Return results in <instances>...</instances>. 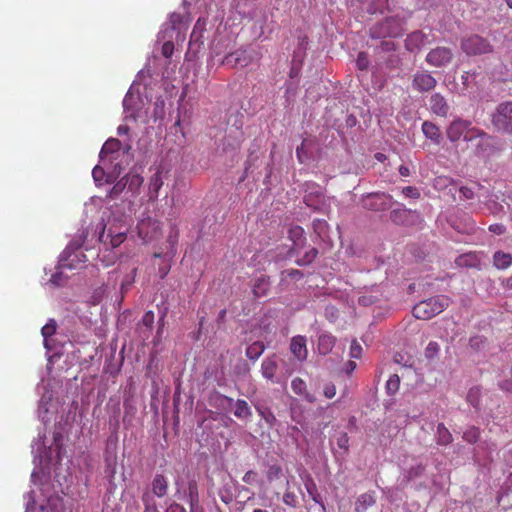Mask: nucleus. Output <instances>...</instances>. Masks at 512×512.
<instances>
[{
    "instance_id": "f257e3e1",
    "label": "nucleus",
    "mask_w": 512,
    "mask_h": 512,
    "mask_svg": "<svg viewBox=\"0 0 512 512\" xmlns=\"http://www.w3.org/2000/svg\"><path fill=\"white\" fill-rule=\"evenodd\" d=\"M447 137L451 142H457L463 138L466 142L476 141V145L481 150L489 145L490 136L478 128L472 127L471 122L463 119H455L448 126Z\"/></svg>"
},
{
    "instance_id": "f03ea898",
    "label": "nucleus",
    "mask_w": 512,
    "mask_h": 512,
    "mask_svg": "<svg viewBox=\"0 0 512 512\" xmlns=\"http://www.w3.org/2000/svg\"><path fill=\"white\" fill-rule=\"evenodd\" d=\"M406 18L400 15L386 17L370 28V37L373 39L396 38L404 33Z\"/></svg>"
},
{
    "instance_id": "7ed1b4c3",
    "label": "nucleus",
    "mask_w": 512,
    "mask_h": 512,
    "mask_svg": "<svg viewBox=\"0 0 512 512\" xmlns=\"http://www.w3.org/2000/svg\"><path fill=\"white\" fill-rule=\"evenodd\" d=\"M450 304V298L444 295L431 297L420 301L413 308V315L417 319L429 320L443 312Z\"/></svg>"
},
{
    "instance_id": "20e7f679",
    "label": "nucleus",
    "mask_w": 512,
    "mask_h": 512,
    "mask_svg": "<svg viewBox=\"0 0 512 512\" xmlns=\"http://www.w3.org/2000/svg\"><path fill=\"white\" fill-rule=\"evenodd\" d=\"M462 51L469 56L489 54L493 52V46L484 37L479 35H470L461 40Z\"/></svg>"
},
{
    "instance_id": "39448f33",
    "label": "nucleus",
    "mask_w": 512,
    "mask_h": 512,
    "mask_svg": "<svg viewBox=\"0 0 512 512\" xmlns=\"http://www.w3.org/2000/svg\"><path fill=\"white\" fill-rule=\"evenodd\" d=\"M493 126L501 132L512 133V102L501 103L492 115Z\"/></svg>"
},
{
    "instance_id": "423d86ee",
    "label": "nucleus",
    "mask_w": 512,
    "mask_h": 512,
    "mask_svg": "<svg viewBox=\"0 0 512 512\" xmlns=\"http://www.w3.org/2000/svg\"><path fill=\"white\" fill-rule=\"evenodd\" d=\"M175 485L177 486V493H183L184 497L187 498L190 504V512H198L199 509V493H198V484L195 478H188L187 484L185 487L182 486L180 481H176Z\"/></svg>"
},
{
    "instance_id": "0eeeda50",
    "label": "nucleus",
    "mask_w": 512,
    "mask_h": 512,
    "mask_svg": "<svg viewBox=\"0 0 512 512\" xmlns=\"http://www.w3.org/2000/svg\"><path fill=\"white\" fill-rule=\"evenodd\" d=\"M256 56L257 55L254 51H249L247 49H237L236 51L227 54L224 57L222 64L231 68H235L237 66L245 67L251 64Z\"/></svg>"
},
{
    "instance_id": "6e6552de",
    "label": "nucleus",
    "mask_w": 512,
    "mask_h": 512,
    "mask_svg": "<svg viewBox=\"0 0 512 512\" xmlns=\"http://www.w3.org/2000/svg\"><path fill=\"white\" fill-rule=\"evenodd\" d=\"M137 229L139 237L145 242H149L160 236L161 223L156 219L147 217L138 223Z\"/></svg>"
},
{
    "instance_id": "1a4fd4ad",
    "label": "nucleus",
    "mask_w": 512,
    "mask_h": 512,
    "mask_svg": "<svg viewBox=\"0 0 512 512\" xmlns=\"http://www.w3.org/2000/svg\"><path fill=\"white\" fill-rule=\"evenodd\" d=\"M453 53L450 48L436 47L428 52L425 61L433 67H443L451 62Z\"/></svg>"
},
{
    "instance_id": "9d476101",
    "label": "nucleus",
    "mask_w": 512,
    "mask_h": 512,
    "mask_svg": "<svg viewBox=\"0 0 512 512\" xmlns=\"http://www.w3.org/2000/svg\"><path fill=\"white\" fill-rule=\"evenodd\" d=\"M436 84L437 80L427 71H418L412 78L413 89L421 93L433 90Z\"/></svg>"
},
{
    "instance_id": "9b49d317",
    "label": "nucleus",
    "mask_w": 512,
    "mask_h": 512,
    "mask_svg": "<svg viewBox=\"0 0 512 512\" xmlns=\"http://www.w3.org/2000/svg\"><path fill=\"white\" fill-rule=\"evenodd\" d=\"M164 185V171L161 166L150 176L148 181V201L155 202L159 197V191Z\"/></svg>"
},
{
    "instance_id": "f8f14e48",
    "label": "nucleus",
    "mask_w": 512,
    "mask_h": 512,
    "mask_svg": "<svg viewBox=\"0 0 512 512\" xmlns=\"http://www.w3.org/2000/svg\"><path fill=\"white\" fill-rule=\"evenodd\" d=\"M431 43L429 37L423 31L417 30L407 35L405 48L410 52H417L424 46Z\"/></svg>"
},
{
    "instance_id": "ddd939ff",
    "label": "nucleus",
    "mask_w": 512,
    "mask_h": 512,
    "mask_svg": "<svg viewBox=\"0 0 512 512\" xmlns=\"http://www.w3.org/2000/svg\"><path fill=\"white\" fill-rule=\"evenodd\" d=\"M288 238L292 241L293 245L289 250L290 255H298L299 250L306 244L305 231L301 226L294 225L288 230Z\"/></svg>"
},
{
    "instance_id": "4468645a",
    "label": "nucleus",
    "mask_w": 512,
    "mask_h": 512,
    "mask_svg": "<svg viewBox=\"0 0 512 512\" xmlns=\"http://www.w3.org/2000/svg\"><path fill=\"white\" fill-rule=\"evenodd\" d=\"M461 79L465 90L475 92L482 86L485 76L481 71L475 69L465 72Z\"/></svg>"
},
{
    "instance_id": "2eb2a0df",
    "label": "nucleus",
    "mask_w": 512,
    "mask_h": 512,
    "mask_svg": "<svg viewBox=\"0 0 512 512\" xmlns=\"http://www.w3.org/2000/svg\"><path fill=\"white\" fill-rule=\"evenodd\" d=\"M290 351L299 361L306 360L308 356L306 338L302 335L294 336L291 339Z\"/></svg>"
},
{
    "instance_id": "dca6fc26",
    "label": "nucleus",
    "mask_w": 512,
    "mask_h": 512,
    "mask_svg": "<svg viewBox=\"0 0 512 512\" xmlns=\"http://www.w3.org/2000/svg\"><path fill=\"white\" fill-rule=\"evenodd\" d=\"M431 111L441 117H446L449 112V105L443 95L434 93L429 100Z\"/></svg>"
},
{
    "instance_id": "f3484780",
    "label": "nucleus",
    "mask_w": 512,
    "mask_h": 512,
    "mask_svg": "<svg viewBox=\"0 0 512 512\" xmlns=\"http://www.w3.org/2000/svg\"><path fill=\"white\" fill-rule=\"evenodd\" d=\"M128 228L125 227L123 232H117V234H106V226H104L102 232L99 235V240L104 245H110L111 248L120 246L126 239Z\"/></svg>"
},
{
    "instance_id": "a211bd4d",
    "label": "nucleus",
    "mask_w": 512,
    "mask_h": 512,
    "mask_svg": "<svg viewBox=\"0 0 512 512\" xmlns=\"http://www.w3.org/2000/svg\"><path fill=\"white\" fill-rule=\"evenodd\" d=\"M291 388L296 395L301 396L305 401L309 403L316 402V396L308 391L307 385L303 379L299 377L294 378L291 381Z\"/></svg>"
},
{
    "instance_id": "6ab92c4d",
    "label": "nucleus",
    "mask_w": 512,
    "mask_h": 512,
    "mask_svg": "<svg viewBox=\"0 0 512 512\" xmlns=\"http://www.w3.org/2000/svg\"><path fill=\"white\" fill-rule=\"evenodd\" d=\"M368 199L370 201L367 203L368 207L372 210L379 211L390 207L392 197L385 193H374L369 195Z\"/></svg>"
},
{
    "instance_id": "aec40b11",
    "label": "nucleus",
    "mask_w": 512,
    "mask_h": 512,
    "mask_svg": "<svg viewBox=\"0 0 512 512\" xmlns=\"http://www.w3.org/2000/svg\"><path fill=\"white\" fill-rule=\"evenodd\" d=\"M458 267L479 268L481 265L480 257L475 252H469L458 256L455 260Z\"/></svg>"
},
{
    "instance_id": "412c9836",
    "label": "nucleus",
    "mask_w": 512,
    "mask_h": 512,
    "mask_svg": "<svg viewBox=\"0 0 512 512\" xmlns=\"http://www.w3.org/2000/svg\"><path fill=\"white\" fill-rule=\"evenodd\" d=\"M422 132L426 138L430 139L435 144H440L442 136L440 129L437 125L430 121H424L422 124Z\"/></svg>"
},
{
    "instance_id": "4be33fe9",
    "label": "nucleus",
    "mask_w": 512,
    "mask_h": 512,
    "mask_svg": "<svg viewBox=\"0 0 512 512\" xmlns=\"http://www.w3.org/2000/svg\"><path fill=\"white\" fill-rule=\"evenodd\" d=\"M336 344V337L329 333H324L318 339V351L322 355L329 354Z\"/></svg>"
},
{
    "instance_id": "5701e85b",
    "label": "nucleus",
    "mask_w": 512,
    "mask_h": 512,
    "mask_svg": "<svg viewBox=\"0 0 512 512\" xmlns=\"http://www.w3.org/2000/svg\"><path fill=\"white\" fill-rule=\"evenodd\" d=\"M168 480L162 474H156L152 481V492L155 496L162 498L168 492Z\"/></svg>"
},
{
    "instance_id": "b1692460",
    "label": "nucleus",
    "mask_w": 512,
    "mask_h": 512,
    "mask_svg": "<svg viewBox=\"0 0 512 512\" xmlns=\"http://www.w3.org/2000/svg\"><path fill=\"white\" fill-rule=\"evenodd\" d=\"M269 289L270 281L268 276L262 275L255 279L252 287V291L255 297L260 298L266 296Z\"/></svg>"
},
{
    "instance_id": "393cba45",
    "label": "nucleus",
    "mask_w": 512,
    "mask_h": 512,
    "mask_svg": "<svg viewBox=\"0 0 512 512\" xmlns=\"http://www.w3.org/2000/svg\"><path fill=\"white\" fill-rule=\"evenodd\" d=\"M234 415L241 420H250L252 416L251 408L246 400L237 399L234 403Z\"/></svg>"
},
{
    "instance_id": "a878e982",
    "label": "nucleus",
    "mask_w": 512,
    "mask_h": 512,
    "mask_svg": "<svg viewBox=\"0 0 512 512\" xmlns=\"http://www.w3.org/2000/svg\"><path fill=\"white\" fill-rule=\"evenodd\" d=\"M277 369L278 366L274 358L269 357L262 361L261 373L267 380L275 382L274 377L276 375Z\"/></svg>"
},
{
    "instance_id": "bb28decb",
    "label": "nucleus",
    "mask_w": 512,
    "mask_h": 512,
    "mask_svg": "<svg viewBox=\"0 0 512 512\" xmlns=\"http://www.w3.org/2000/svg\"><path fill=\"white\" fill-rule=\"evenodd\" d=\"M375 504V497L373 493L367 492L361 494L356 501L355 511L356 512H365L368 507Z\"/></svg>"
},
{
    "instance_id": "cd10ccee",
    "label": "nucleus",
    "mask_w": 512,
    "mask_h": 512,
    "mask_svg": "<svg viewBox=\"0 0 512 512\" xmlns=\"http://www.w3.org/2000/svg\"><path fill=\"white\" fill-rule=\"evenodd\" d=\"M411 216V210L406 208L394 209L390 212V219L392 222L398 225H405Z\"/></svg>"
},
{
    "instance_id": "c85d7f7f",
    "label": "nucleus",
    "mask_w": 512,
    "mask_h": 512,
    "mask_svg": "<svg viewBox=\"0 0 512 512\" xmlns=\"http://www.w3.org/2000/svg\"><path fill=\"white\" fill-rule=\"evenodd\" d=\"M436 441L437 444L442 446L449 445L453 441L452 434L443 423L437 425Z\"/></svg>"
},
{
    "instance_id": "c756f323",
    "label": "nucleus",
    "mask_w": 512,
    "mask_h": 512,
    "mask_svg": "<svg viewBox=\"0 0 512 512\" xmlns=\"http://www.w3.org/2000/svg\"><path fill=\"white\" fill-rule=\"evenodd\" d=\"M493 263L498 269H506L512 264V256L509 253L497 251L493 255Z\"/></svg>"
},
{
    "instance_id": "7c9ffc66",
    "label": "nucleus",
    "mask_w": 512,
    "mask_h": 512,
    "mask_svg": "<svg viewBox=\"0 0 512 512\" xmlns=\"http://www.w3.org/2000/svg\"><path fill=\"white\" fill-rule=\"evenodd\" d=\"M265 351V345L261 341H255L246 349V356L250 360H257Z\"/></svg>"
},
{
    "instance_id": "2f4dec72",
    "label": "nucleus",
    "mask_w": 512,
    "mask_h": 512,
    "mask_svg": "<svg viewBox=\"0 0 512 512\" xmlns=\"http://www.w3.org/2000/svg\"><path fill=\"white\" fill-rule=\"evenodd\" d=\"M305 488H306L309 496L311 497V499L315 503L320 504L322 509L324 510L325 507H324V504L322 502V497L318 493L317 486H316L315 482L311 478L308 481H306Z\"/></svg>"
},
{
    "instance_id": "473e14b6",
    "label": "nucleus",
    "mask_w": 512,
    "mask_h": 512,
    "mask_svg": "<svg viewBox=\"0 0 512 512\" xmlns=\"http://www.w3.org/2000/svg\"><path fill=\"white\" fill-rule=\"evenodd\" d=\"M283 503L289 507L296 508L299 504L297 495L290 490V483L286 481V490L283 494Z\"/></svg>"
},
{
    "instance_id": "72a5a7b5",
    "label": "nucleus",
    "mask_w": 512,
    "mask_h": 512,
    "mask_svg": "<svg viewBox=\"0 0 512 512\" xmlns=\"http://www.w3.org/2000/svg\"><path fill=\"white\" fill-rule=\"evenodd\" d=\"M388 3L389 0H371L367 8V11L370 14H382L388 8Z\"/></svg>"
},
{
    "instance_id": "f704fd0d",
    "label": "nucleus",
    "mask_w": 512,
    "mask_h": 512,
    "mask_svg": "<svg viewBox=\"0 0 512 512\" xmlns=\"http://www.w3.org/2000/svg\"><path fill=\"white\" fill-rule=\"evenodd\" d=\"M120 148L121 142L118 139L110 138L104 143L101 154H112L119 151Z\"/></svg>"
},
{
    "instance_id": "c9c22d12",
    "label": "nucleus",
    "mask_w": 512,
    "mask_h": 512,
    "mask_svg": "<svg viewBox=\"0 0 512 512\" xmlns=\"http://www.w3.org/2000/svg\"><path fill=\"white\" fill-rule=\"evenodd\" d=\"M283 476L282 467L278 464L270 465L266 471V478L269 482L276 481Z\"/></svg>"
},
{
    "instance_id": "e433bc0d",
    "label": "nucleus",
    "mask_w": 512,
    "mask_h": 512,
    "mask_svg": "<svg viewBox=\"0 0 512 512\" xmlns=\"http://www.w3.org/2000/svg\"><path fill=\"white\" fill-rule=\"evenodd\" d=\"M317 255H318V250L316 248L312 247L303 255V257L299 258L296 261V264L299 266H307V265L311 264L316 259Z\"/></svg>"
},
{
    "instance_id": "4c0bfd02",
    "label": "nucleus",
    "mask_w": 512,
    "mask_h": 512,
    "mask_svg": "<svg viewBox=\"0 0 512 512\" xmlns=\"http://www.w3.org/2000/svg\"><path fill=\"white\" fill-rule=\"evenodd\" d=\"M480 438V430L475 426H471L466 429L463 433V439L468 443L474 444Z\"/></svg>"
},
{
    "instance_id": "58836bf2",
    "label": "nucleus",
    "mask_w": 512,
    "mask_h": 512,
    "mask_svg": "<svg viewBox=\"0 0 512 512\" xmlns=\"http://www.w3.org/2000/svg\"><path fill=\"white\" fill-rule=\"evenodd\" d=\"M400 387V378L397 374H393L386 382V391L389 395H394Z\"/></svg>"
},
{
    "instance_id": "ea45409f",
    "label": "nucleus",
    "mask_w": 512,
    "mask_h": 512,
    "mask_svg": "<svg viewBox=\"0 0 512 512\" xmlns=\"http://www.w3.org/2000/svg\"><path fill=\"white\" fill-rule=\"evenodd\" d=\"M314 232L319 237H324L327 234L328 231V223L325 220L322 219H315L312 223Z\"/></svg>"
},
{
    "instance_id": "a19ab883",
    "label": "nucleus",
    "mask_w": 512,
    "mask_h": 512,
    "mask_svg": "<svg viewBox=\"0 0 512 512\" xmlns=\"http://www.w3.org/2000/svg\"><path fill=\"white\" fill-rule=\"evenodd\" d=\"M440 352V345L436 341H430L425 348V357L427 359H434Z\"/></svg>"
},
{
    "instance_id": "79ce46f5",
    "label": "nucleus",
    "mask_w": 512,
    "mask_h": 512,
    "mask_svg": "<svg viewBox=\"0 0 512 512\" xmlns=\"http://www.w3.org/2000/svg\"><path fill=\"white\" fill-rule=\"evenodd\" d=\"M57 328L56 321L53 319H50L41 329V334L44 337V339H48L52 335L55 334Z\"/></svg>"
},
{
    "instance_id": "37998d69",
    "label": "nucleus",
    "mask_w": 512,
    "mask_h": 512,
    "mask_svg": "<svg viewBox=\"0 0 512 512\" xmlns=\"http://www.w3.org/2000/svg\"><path fill=\"white\" fill-rule=\"evenodd\" d=\"M481 390L479 387H472L468 391L467 401L474 407H478Z\"/></svg>"
},
{
    "instance_id": "c03bdc74",
    "label": "nucleus",
    "mask_w": 512,
    "mask_h": 512,
    "mask_svg": "<svg viewBox=\"0 0 512 512\" xmlns=\"http://www.w3.org/2000/svg\"><path fill=\"white\" fill-rule=\"evenodd\" d=\"M136 273H137V267H133L132 270H131V274L127 275L123 279V281L121 283V291H122V293L126 292L131 287V285L134 283L135 278H136Z\"/></svg>"
},
{
    "instance_id": "a18cd8bd",
    "label": "nucleus",
    "mask_w": 512,
    "mask_h": 512,
    "mask_svg": "<svg viewBox=\"0 0 512 512\" xmlns=\"http://www.w3.org/2000/svg\"><path fill=\"white\" fill-rule=\"evenodd\" d=\"M307 140H303L300 146L296 148V156L299 162L304 163L308 159V154L306 150Z\"/></svg>"
},
{
    "instance_id": "49530a36",
    "label": "nucleus",
    "mask_w": 512,
    "mask_h": 512,
    "mask_svg": "<svg viewBox=\"0 0 512 512\" xmlns=\"http://www.w3.org/2000/svg\"><path fill=\"white\" fill-rule=\"evenodd\" d=\"M126 184L128 183L129 185V189H133V188H139L142 183H143V177L138 175V174H135V175H131L129 176L127 179H126Z\"/></svg>"
},
{
    "instance_id": "de8ad7c7",
    "label": "nucleus",
    "mask_w": 512,
    "mask_h": 512,
    "mask_svg": "<svg viewBox=\"0 0 512 512\" xmlns=\"http://www.w3.org/2000/svg\"><path fill=\"white\" fill-rule=\"evenodd\" d=\"M362 354V346L356 341L353 340L350 346V356L351 358L359 359Z\"/></svg>"
},
{
    "instance_id": "09e8293b",
    "label": "nucleus",
    "mask_w": 512,
    "mask_h": 512,
    "mask_svg": "<svg viewBox=\"0 0 512 512\" xmlns=\"http://www.w3.org/2000/svg\"><path fill=\"white\" fill-rule=\"evenodd\" d=\"M368 64H369V60H368L367 54L365 52H360L358 54V57H357V60H356L357 67L360 70H365V69H367Z\"/></svg>"
},
{
    "instance_id": "8fccbe9b",
    "label": "nucleus",
    "mask_w": 512,
    "mask_h": 512,
    "mask_svg": "<svg viewBox=\"0 0 512 512\" xmlns=\"http://www.w3.org/2000/svg\"><path fill=\"white\" fill-rule=\"evenodd\" d=\"M258 474L253 470L247 471L242 477V481L246 484L252 485L257 482Z\"/></svg>"
},
{
    "instance_id": "3c124183",
    "label": "nucleus",
    "mask_w": 512,
    "mask_h": 512,
    "mask_svg": "<svg viewBox=\"0 0 512 512\" xmlns=\"http://www.w3.org/2000/svg\"><path fill=\"white\" fill-rule=\"evenodd\" d=\"M259 159V156L255 153V151H251L246 162H245V172L248 171L255 166V162Z\"/></svg>"
},
{
    "instance_id": "603ef678",
    "label": "nucleus",
    "mask_w": 512,
    "mask_h": 512,
    "mask_svg": "<svg viewBox=\"0 0 512 512\" xmlns=\"http://www.w3.org/2000/svg\"><path fill=\"white\" fill-rule=\"evenodd\" d=\"M162 55L165 58H170L174 52V44L171 41H167L162 45Z\"/></svg>"
},
{
    "instance_id": "864d4df0",
    "label": "nucleus",
    "mask_w": 512,
    "mask_h": 512,
    "mask_svg": "<svg viewBox=\"0 0 512 512\" xmlns=\"http://www.w3.org/2000/svg\"><path fill=\"white\" fill-rule=\"evenodd\" d=\"M402 193L409 198H419L420 196L418 189L413 186L404 187Z\"/></svg>"
},
{
    "instance_id": "5fc2aeb1",
    "label": "nucleus",
    "mask_w": 512,
    "mask_h": 512,
    "mask_svg": "<svg viewBox=\"0 0 512 512\" xmlns=\"http://www.w3.org/2000/svg\"><path fill=\"white\" fill-rule=\"evenodd\" d=\"M124 179H125V178H123L121 181H119L118 183H116V184L112 187V189H111V191H110V196H111V197H116L117 195H119V194L124 190V188H125V186H126V183H125V182H123V180H124Z\"/></svg>"
},
{
    "instance_id": "6e6d98bb",
    "label": "nucleus",
    "mask_w": 512,
    "mask_h": 512,
    "mask_svg": "<svg viewBox=\"0 0 512 512\" xmlns=\"http://www.w3.org/2000/svg\"><path fill=\"white\" fill-rule=\"evenodd\" d=\"M284 274H286L291 279H296V280L302 279L304 276L303 272L298 269L285 270L282 272V275H284Z\"/></svg>"
},
{
    "instance_id": "4d7b16f0",
    "label": "nucleus",
    "mask_w": 512,
    "mask_h": 512,
    "mask_svg": "<svg viewBox=\"0 0 512 512\" xmlns=\"http://www.w3.org/2000/svg\"><path fill=\"white\" fill-rule=\"evenodd\" d=\"M324 396L328 399H332L336 395V387L332 383L325 385L323 389Z\"/></svg>"
},
{
    "instance_id": "13d9d810",
    "label": "nucleus",
    "mask_w": 512,
    "mask_h": 512,
    "mask_svg": "<svg viewBox=\"0 0 512 512\" xmlns=\"http://www.w3.org/2000/svg\"><path fill=\"white\" fill-rule=\"evenodd\" d=\"M142 323L148 328H152L154 323V313L152 311L146 312L142 317Z\"/></svg>"
},
{
    "instance_id": "bf43d9fd",
    "label": "nucleus",
    "mask_w": 512,
    "mask_h": 512,
    "mask_svg": "<svg viewBox=\"0 0 512 512\" xmlns=\"http://www.w3.org/2000/svg\"><path fill=\"white\" fill-rule=\"evenodd\" d=\"M489 231L496 234V235H502L505 233L506 231V227L501 224V223H495V224H491L489 227H488Z\"/></svg>"
},
{
    "instance_id": "052dcab7",
    "label": "nucleus",
    "mask_w": 512,
    "mask_h": 512,
    "mask_svg": "<svg viewBox=\"0 0 512 512\" xmlns=\"http://www.w3.org/2000/svg\"><path fill=\"white\" fill-rule=\"evenodd\" d=\"M380 49L384 52H390L396 49V45L391 40H384L380 44Z\"/></svg>"
},
{
    "instance_id": "680f3d73",
    "label": "nucleus",
    "mask_w": 512,
    "mask_h": 512,
    "mask_svg": "<svg viewBox=\"0 0 512 512\" xmlns=\"http://www.w3.org/2000/svg\"><path fill=\"white\" fill-rule=\"evenodd\" d=\"M126 226H123V225H115V224H110L109 227L106 226V234H117V232H123V229L125 228Z\"/></svg>"
},
{
    "instance_id": "e2e57ef3",
    "label": "nucleus",
    "mask_w": 512,
    "mask_h": 512,
    "mask_svg": "<svg viewBox=\"0 0 512 512\" xmlns=\"http://www.w3.org/2000/svg\"><path fill=\"white\" fill-rule=\"evenodd\" d=\"M499 386L503 391L512 392V380H504Z\"/></svg>"
},
{
    "instance_id": "0e129e2a",
    "label": "nucleus",
    "mask_w": 512,
    "mask_h": 512,
    "mask_svg": "<svg viewBox=\"0 0 512 512\" xmlns=\"http://www.w3.org/2000/svg\"><path fill=\"white\" fill-rule=\"evenodd\" d=\"M107 252H108V253H111V251H109L108 249H106V250L103 252V254H102V255H99L100 260L104 263V266H105V267H108V266H110L111 264H113V263H114V259H111V260H108V261L105 259V258H106V253H107Z\"/></svg>"
},
{
    "instance_id": "69168bd1",
    "label": "nucleus",
    "mask_w": 512,
    "mask_h": 512,
    "mask_svg": "<svg viewBox=\"0 0 512 512\" xmlns=\"http://www.w3.org/2000/svg\"><path fill=\"white\" fill-rule=\"evenodd\" d=\"M142 501H143V503L145 505L146 510L150 509L152 498H151V496L148 493H145L142 496Z\"/></svg>"
},
{
    "instance_id": "338daca9",
    "label": "nucleus",
    "mask_w": 512,
    "mask_h": 512,
    "mask_svg": "<svg viewBox=\"0 0 512 512\" xmlns=\"http://www.w3.org/2000/svg\"><path fill=\"white\" fill-rule=\"evenodd\" d=\"M169 271H170V265H165L164 267H160L159 275H160L161 279L165 278L167 276V274L169 273Z\"/></svg>"
},
{
    "instance_id": "774afa93",
    "label": "nucleus",
    "mask_w": 512,
    "mask_h": 512,
    "mask_svg": "<svg viewBox=\"0 0 512 512\" xmlns=\"http://www.w3.org/2000/svg\"><path fill=\"white\" fill-rule=\"evenodd\" d=\"M399 174L403 177H408L410 175V170L407 166L401 165L399 167Z\"/></svg>"
}]
</instances>
